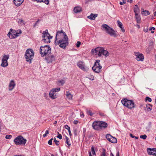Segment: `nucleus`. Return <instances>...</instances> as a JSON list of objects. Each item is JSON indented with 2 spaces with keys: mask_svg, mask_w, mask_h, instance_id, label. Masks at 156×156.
<instances>
[{
  "mask_svg": "<svg viewBox=\"0 0 156 156\" xmlns=\"http://www.w3.org/2000/svg\"><path fill=\"white\" fill-rule=\"evenodd\" d=\"M56 44H58L59 46L63 49H65L68 46V38L66 33L62 30L57 32L55 37Z\"/></svg>",
  "mask_w": 156,
  "mask_h": 156,
  "instance_id": "f257e3e1",
  "label": "nucleus"
},
{
  "mask_svg": "<svg viewBox=\"0 0 156 156\" xmlns=\"http://www.w3.org/2000/svg\"><path fill=\"white\" fill-rule=\"evenodd\" d=\"M91 52L94 53L95 55H98V56L101 57L103 55L106 57H107L109 55V53L107 50L104 49L102 47H98L95 49H92Z\"/></svg>",
  "mask_w": 156,
  "mask_h": 156,
  "instance_id": "f03ea898",
  "label": "nucleus"
},
{
  "mask_svg": "<svg viewBox=\"0 0 156 156\" xmlns=\"http://www.w3.org/2000/svg\"><path fill=\"white\" fill-rule=\"evenodd\" d=\"M102 30L105 31V32L111 36L116 37L117 34L115 31L112 28L106 24H104L102 26Z\"/></svg>",
  "mask_w": 156,
  "mask_h": 156,
  "instance_id": "7ed1b4c3",
  "label": "nucleus"
},
{
  "mask_svg": "<svg viewBox=\"0 0 156 156\" xmlns=\"http://www.w3.org/2000/svg\"><path fill=\"white\" fill-rule=\"evenodd\" d=\"M51 50L50 47L48 45L41 46L40 48V52L42 56H44L50 54Z\"/></svg>",
  "mask_w": 156,
  "mask_h": 156,
  "instance_id": "20e7f679",
  "label": "nucleus"
},
{
  "mask_svg": "<svg viewBox=\"0 0 156 156\" xmlns=\"http://www.w3.org/2000/svg\"><path fill=\"white\" fill-rule=\"evenodd\" d=\"M121 102L123 105L130 109L135 107L134 103L132 100H129L126 98H124L122 100Z\"/></svg>",
  "mask_w": 156,
  "mask_h": 156,
  "instance_id": "39448f33",
  "label": "nucleus"
},
{
  "mask_svg": "<svg viewBox=\"0 0 156 156\" xmlns=\"http://www.w3.org/2000/svg\"><path fill=\"white\" fill-rule=\"evenodd\" d=\"M27 142V140L24 139L21 135L19 136L16 138L14 140V142L16 145H25Z\"/></svg>",
  "mask_w": 156,
  "mask_h": 156,
  "instance_id": "423d86ee",
  "label": "nucleus"
},
{
  "mask_svg": "<svg viewBox=\"0 0 156 156\" xmlns=\"http://www.w3.org/2000/svg\"><path fill=\"white\" fill-rule=\"evenodd\" d=\"M42 41L46 43H49L50 42V39L52 38V36H50L49 33L48 32V30H46L42 33Z\"/></svg>",
  "mask_w": 156,
  "mask_h": 156,
  "instance_id": "0eeeda50",
  "label": "nucleus"
},
{
  "mask_svg": "<svg viewBox=\"0 0 156 156\" xmlns=\"http://www.w3.org/2000/svg\"><path fill=\"white\" fill-rule=\"evenodd\" d=\"M100 60H97L95 62L94 66L92 67L93 70L96 73H100L102 67L100 65Z\"/></svg>",
  "mask_w": 156,
  "mask_h": 156,
  "instance_id": "6e6552de",
  "label": "nucleus"
},
{
  "mask_svg": "<svg viewBox=\"0 0 156 156\" xmlns=\"http://www.w3.org/2000/svg\"><path fill=\"white\" fill-rule=\"evenodd\" d=\"M9 58V55H5L3 56V58L2 59V63L1 66L3 67L7 66L8 65L7 60Z\"/></svg>",
  "mask_w": 156,
  "mask_h": 156,
  "instance_id": "1a4fd4ad",
  "label": "nucleus"
},
{
  "mask_svg": "<svg viewBox=\"0 0 156 156\" xmlns=\"http://www.w3.org/2000/svg\"><path fill=\"white\" fill-rule=\"evenodd\" d=\"M30 56V58H34V52L33 50L31 49H27L25 53V57Z\"/></svg>",
  "mask_w": 156,
  "mask_h": 156,
  "instance_id": "9d476101",
  "label": "nucleus"
},
{
  "mask_svg": "<svg viewBox=\"0 0 156 156\" xmlns=\"http://www.w3.org/2000/svg\"><path fill=\"white\" fill-rule=\"evenodd\" d=\"M78 66L82 70L86 71L87 70L85 66V63L82 61H80L77 63Z\"/></svg>",
  "mask_w": 156,
  "mask_h": 156,
  "instance_id": "9b49d317",
  "label": "nucleus"
},
{
  "mask_svg": "<svg viewBox=\"0 0 156 156\" xmlns=\"http://www.w3.org/2000/svg\"><path fill=\"white\" fill-rule=\"evenodd\" d=\"M135 55L136 59L138 61H142L144 59V56L143 55L139 52H136L135 53Z\"/></svg>",
  "mask_w": 156,
  "mask_h": 156,
  "instance_id": "f8f14e48",
  "label": "nucleus"
},
{
  "mask_svg": "<svg viewBox=\"0 0 156 156\" xmlns=\"http://www.w3.org/2000/svg\"><path fill=\"white\" fill-rule=\"evenodd\" d=\"M147 151L148 154L156 156V148L151 149L150 148H148L147 149Z\"/></svg>",
  "mask_w": 156,
  "mask_h": 156,
  "instance_id": "ddd939ff",
  "label": "nucleus"
},
{
  "mask_svg": "<svg viewBox=\"0 0 156 156\" xmlns=\"http://www.w3.org/2000/svg\"><path fill=\"white\" fill-rule=\"evenodd\" d=\"M100 121H95L92 124L93 128L97 130H99L100 129Z\"/></svg>",
  "mask_w": 156,
  "mask_h": 156,
  "instance_id": "4468645a",
  "label": "nucleus"
},
{
  "mask_svg": "<svg viewBox=\"0 0 156 156\" xmlns=\"http://www.w3.org/2000/svg\"><path fill=\"white\" fill-rule=\"evenodd\" d=\"M46 60H47L48 63L52 62L55 60V57L53 55H50L48 57L46 58Z\"/></svg>",
  "mask_w": 156,
  "mask_h": 156,
  "instance_id": "2eb2a0df",
  "label": "nucleus"
},
{
  "mask_svg": "<svg viewBox=\"0 0 156 156\" xmlns=\"http://www.w3.org/2000/svg\"><path fill=\"white\" fill-rule=\"evenodd\" d=\"M54 90H52L49 93V96L52 99H55L57 98L56 93Z\"/></svg>",
  "mask_w": 156,
  "mask_h": 156,
  "instance_id": "dca6fc26",
  "label": "nucleus"
},
{
  "mask_svg": "<svg viewBox=\"0 0 156 156\" xmlns=\"http://www.w3.org/2000/svg\"><path fill=\"white\" fill-rule=\"evenodd\" d=\"M16 85V84L13 80H12L10 82L9 84V90L11 91L14 88Z\"/></svg>",
  "mask_w": 156,
  "mask_h": 156,
  "instance_id": "f3484780",
  "label": "nucleus"
},
{
  "mask_svg": "<svg viewBox=\"0 0 156 156\" xmlns=\"http://www.w3.org/2000/svg\"><path fill=\"white\" fill-rule=\"evenodd\" d=\"M24 1V0H14L13 2L16 6H19L22 4Z\"/></svg>",
  "mask_w": 156,
  "mask_h": 156,
  "instance_id": "a211bd4d",
  "label": "nucleus"
},
{
  "mask_svg": "<svg viewBox=\"0 0 156 156\" xmlns=\"http://www.w3.org/2000/svg\"><path fill=\"white\" fill-rule=\"evenodd\" d=\"M100 129L102 128H105L108 126L107 124L103 121H100Z\"/></svg>",
  "mask_w": 156,
  "mask_h": 156,
  "instance_id": "6ab92c4d",
  "label": "nucleus"
},
{
  "mask_svg": "<svg viewBox=\"0 0 156 156\" xmlns=\"http://www.w3.org/2000/svg\"><path fill=\"white\" fill-rule=\"evenodd\" d=\"M97 16V14H94L93 13H91L90 16H87V18L92 20H94L95 18Z\"/></svg>",
  "mask_w": 156,
  "mask_h": 156,
  "instance_id": "aec40b11",
  "label": "nucleus"
},
{
  "mask_svg": "<svg viewBox=\"0 0 156 156\" xmlns=\"http://www.w3.org/2000/svg\"><path fill=\"white\" fill-rule=\"evenodd\" d=\"M117 23L118 24V26L121 29L122 31L123 32H125V30L123 27L122 24V23L118 20L117 21Z\"/></svg>",
  "mask_w": 156,
  "mask_h": 156,
  "instance_id": "412c9836",
  "label": "nucleus"
},
{
  "mask_svg": "<svg viewBox=\"0 0 156 156\" xmlns=\"http://www.w3.org/2000/svg\"><path fill=\"white\" fill-rule=\"evenodd\" d=\"M82 9L80 7L77 6L74 9V12L75 13H77L81 11Z\"/></svg>",
  "mask_w": 156,
  "mask_h": 156,
  "instance_id": "4be33fe9",
  "label": "nucleus"
},
{
  "mask_svg": "<svg viewBox=\"0 0 156 156\" xmlns=\"http://www.w3.org/2000/svg\"><path fill=\"white\" fill-rule=\"evenodd\" d=\"M17 22L18 24L22 26L26 24V22L22 19H20L18 20Z\"/></svg>",
  "mask_w": 156,
  "mask_h": 156,
  "instance_id": "5701e85b",
  "label": "nucleus"
},
{
  "mask_svg": "<svg viewBox=\"0 0 156 156\" xmlns=\"http://www.w3.org/2000/svg\"><path fill=\"white\" fill-rule=\"evenodd\" d=\"M66 95L67 98L69 100L71 99L73 97V95L69 91H66Z\"/></svg>",
  "mask_w": 156,
  "mask_h": 156,
  "instance_id": "b1692460",
  "label": "nucleus"
},
{
  "mask_svg": "<svg viewBox=\"0 0 156 156\" xmlns=\"http://www.w3.org/2000/svg\"><path fill=\"white\" fill-rule=\"evenodd\" d=\"M30 56L28 55L27 57H25V58L26 59V61L28 62L29 63H31L32 62V60H33V58H30Z\"/></svg>",
  "mask_w": 156,
  "mask_h": 156,
  "instance_id": "393cba45",
  "label": "nucleus"
},
{
  "mask_svg": "<svg viewBox=\"0 0 156 156\" xmlns=\"http://www.w3.org/2000/svg\"><path fill=\"white\" fill-rule=\"evenodd\" d=\"M135 18L136 20L137 23H140V16L138 14V13L135 14Z\"/></svg>",
  "mask_w": 156,
  "mask_h": 156,
  "instance_id": "a878e982",
  "label": "nucleus"
},
{
  "mask_svg": "<svg viewBox=\"0 0 156 156\" xmlns=\"http://www.w3.org/2000/svg\"><path fill=\"white\" fill-rule=\"evenodd\" d=\"M109 141L113 143H116L117 142L116 138L112 136Z\"/></svg>",
  "mask_w": 156,
  "mask_h": 156,
  "instance_id": "bb28decb",
  "label": "nucleus"
},
{
  "mask_svg": "<svg viewBox=\"0 0 156 156\" xmlns=\"http://www.w3.org/2000/svg\"><path fill=\"white\" fill-rule=\"evenodd\" d=\"M134 11L135 14L138 13L139 12V9L137 5H135L134 7Z\"/></svg>",
  "mask_w": 156,
  "mask_h": 156,
  "instance_id": "cd10ccee",
  "label": "nucleus"
},
{
  "mask_svg": "<svg viewBox=\"0 0 156 156\" xmlns=\"http://www.w3.org/2000/svg\"><path fill=\"white\" fill-rule=\"evenodd\" d=\"M65 137H66V139L65 143L67 144L68 146L69 147L71 145V144L69 143V139L68 138V137L66 136H65Z\"/></svg>",
  "mask_w": 156,
  "mask_h": 156,
  "instance_id": "c85d7f7f",
  "label": "nucleus"
},
{
  "mask_svg": "<svg viewBox=\"0 0 156 156\" xmlns=\"http://www.w3.org/2000/svg\"><path fill=\"white\" fill-rule=\"evenodd\" d=\"M65 83V81L63 80H59L58 81V84L59 85H63Z\"/></svg>",
  "mask_w": 156,
  "mask_h": 156,
  "instance_id": "c756f323",
  "label": "nucleus"
},
{
  "mask_svg": "<svg viewBox=\"0 0 156 156\" xmlns=\"http://www.w3.org/2000/svg\"><path fill=\"white\" fill-rule=\"evenodd\" d=\"M146 108L147 110L149 111H151L152 109V107L150 104H147L146 105Z\"/></svg>",
  "mask_w": 156,
  "mask_h": 156,
  "instance_id": "7c9ffc66",
  "label": "nucleus"
},
{
  "mask_svg": "<svg viewBox=\"0 0 156 156\" xmlns=\"http://www.w3.org/2000/svg\"><path fill=\"white\" fill-rule=\"evenodd\" d=\"M43 2L47 5H48L49 4V0H39V2Z\"/></svg>",
  "mask_w": 156,
  "mask_h": 156,
  "instance_id": "2f4dec72",
  "label": "nucleus"
},
{
  "mask_svg": "<svg viewBox=\"0 0 156 156\" xmlns=\"http://www.w3.org/2000/svg\"><path fill=\"white\" fill-rule=\"evenodd\" d=\"M142 14L144 15L145 16H147L150 14V12L148 11L145 10L142 12Z\"/></svg>",
  "mask_w": 156,
  "mask_h": 156,
  "instance_id": "473e14b6",
  "label": "nucleus"
},
{
  "mask_svg": "<svg viewBox=\"0 0 156 156\" xmlns=\"http://www.w3.org/2000/svg\"><path fill=\"white\" fill-rule=\"evenodd\" d=\"M10 32L12 33L14 37L15 36V34L16 33V30H13L12 29H10Z\"/></svg>",
  "mask_w": 156,
  "mask_h": 156,
  "instance_id": "72a5a7b5",
  "label": "nucleus"
},
{
  "mask_svg": "<svg viewBox=\"0 0 156 156\" xmlns=\"http://www.w3.org/2000/svg\"><path fill=\"white\" fill-rule=\"evenodd\" d=\"M8 36L11 39L15 38L14 36V37L13 36L12 33L10 32H9L8 34Z\"/></svg>",
  "mask_w": 156,
  "mask_h": 156,
  "instance_id": "f704fd0d",
  "label": "nucleus"
},
{
  "mask_svg": "<svg viewBox=\"0 0 156 156\" xmlns=\"http://www.w3.org/2000/svg\"><path fill=\"white\" fill-rule=\"evenodd\" d=\"M87 112L88 115L90 116H92L93 115V113L91 110H87Z\"/></svg>",
  "mask_w": 156,
  "mask_h": 156,
  "instance_id": "c9c22d12",
  "label": "nucleus"
},
{
  "mask_svg": "<svg viewBox=\"0 0 156 156\" xmlns=\"http://www.w3.org/2000/svg\"><path fill=\"white\" fill-rule=\"evenodd\" d=\"M112 136L109 134H107L106 136V139L109 141Z\"/></svg>",
  "mask_w": 156,
  "mask_h": 156,
  "instance_id": "e433bc0d",
  "label": "nucleus"
},
{
  "mask_svg": "<svg viewBox=\"0 0 156 156\" xmlns=\"http://www.w3.org/2000/svg\"><path fill=\"white\" fill-rule=\"evenodd\" d=\"M91 151L92 154L93 155H96V153L94 151V146H92L91 148Z\"/></svg>",
  "mask_w": 156,
  "mask_h": 156,
  "instance_id": "4c0bfd02",
  "label": "nucleus"
},
{
  "mask_svg": "<svg viewBox=\"0 0 156 156\" xmlns=\"http://www.w3.org/2000/svg\"><path fill=\"white\" fill-rule=\"evenodd\" d=\"M147 136L146 135L144 134L143 135H141L140 136V138L141 139H143L144 140H145L146 139Z\"/></svg>",
  "mask_w": 156,
  "mask_h": 156,
  "instance_id": "58836bf2",
  "label": "nucleus"
},
{
  "mask_svg": "<svg viewBox=\"0 0 156 156\" xmlns=\"http://www.w3.org/2000/svg\"><path fill=\"white\" fill-rule=\"evenodd\" d=\"M87 78L90 80H93L94 79V76L93 75H90L88 76Z\"/></svg>",
  "mask_w": 156,
  "mask_h": 156,
  "instance_id": "ea45409f",
  "label": "nucleus"
},
{
  "mask_svg": "<svg viewBox=\"0 0 156 156\" xmlns=\"http://www.w3.org/2000/svg\"><path fill=\"white\" fill-rule=\"evenodd\" d=\"M22 33V31L21 30L20 31V32L19 33H18L16 31V33L15 34V38H16V37H17L18 36H19V34H21Z\"/></svg>",
  "mask_w": 156,
  "mask_h": 156,
  "instance_id": "a19ab883",
  "label": "nucleus"
},
{
  "mask_svg": "<svg viewBox=\"0 0 156 156\" xmlns=\"http://www.w3.org/2000/svg\"><path fill=\"white\" fill-rule=\"evenodd\" d=\"M145 100L146 101H148L149 102H151L152 101L151 99L148 97H146Z\"/></svg>",
  "mask_w": 156,
  "mask_h": 156,
  "instance_id": "79ce46f5",
  "label": "nucleus"
},
{
  "mask_svg": "<svg viewBox=\"0 0 156 156\" xmlns=\"http://www.w3.org/2000/svg\"><path fill=\"white\" fill-rule=\"evenodd\" d=\"M60 88L59 87L53 89L52 90H55V92H58L60 90Z\"/></svg>",
  "mask_w": 156,
  "mask_h": 156,
  "instance_id": "37998d69",
  "label": "nucleus"
},
{
  "mask_svg": "<svg viewBox=\"0 0 156 156\" xmlns=\"http://www.w3.org/2000/svg\"><path fill=\"white\" fill-rule=\"evenodd\" d=\"M64 127L65 129H67L68 131H69L70 130V127L67 125H66L64 126Z\"/></svg>",
  "mask_w": 156,
  "mask_h": 156,
  "instance_id": "c03bdc74",
  "label": "nucleus"
},
{
  "mask_svg": "<svg viewBox=\"0 0 156 156\" xmlns=\"http://www.w3.org/2000/svg\"><path fill=\"white\" fill-rule=\"evenodd\" d=\"M12 137V136L10 135H7L5 136V138L6 139H10Z\"/></svg>",
  "mask_w": 156,
  "mask_h": 156,
  "instance_id": "a18cd8bd",
  "label": "nucleus"
},
{
  "mask_svg": "<svg viewBox=\"0 0 156 156\" xmlns=\"http://www.w3.org/2000/svg\"><path fill=\"white\" fill-rule=\"evenodd\" d=\"M53 140H54L55 144L57 146L58 145H59V144H58L59 141L57 140H56V138L55 137L54 138Z\"/></svg>",
  "mask_w": 156,
  "mask_h": 156,
  "instance_id": "49530a36",
  "label": "nucleus"
},
{
  "mask_svg": "<svg viewBox=\"0 0 156 156\" xmlns=\"http://www.w3.org/2000/svg\"><path fill=\"white\" fill-rule=\"evenodd\" d=\"M80 44H81V42L79 41H78L77 42V43H76V46L78 48H79L80 47Z\"/></svg>",
  "mask_w": 156,
  "mask_h": 156,
  "instance_id": "de8ad7c7",
  "label": "nucleus"
},
{
  "mask_svg": "<svg viewBox=\"0 0 156 156\" xmlns=\"http://www.w3.org/2000/svg\"><path fill=\"white\" fill-rule=\"evenodd\" d=\"M52 140H53V139L51 138L48 141V143L50 145H52Z\"/></svg>",
  "mask_w": 156,
  "mask_h": 156,
  "instance_id": "09e8293b",
  "label": "nucleus"
},
{
  "mask_svg": "<svg viewBox=\"0 0 156 156\" xmlns=\"http://www.w3.org/2000/svg\"><path fill=\"white\" fill-rule=\"evenodd\" d=\"M58 135L57 136V137L60 139H61L62 138V136L61 134H59V132H58Z\"/></svg>",
  "mask_w": 156,
  "mask_h": 156,
  "instance_id": "8fccbe9b",
  "label": "nucleus"
},
{
  "mask_svg": "<svg viewBox=\"0 0 156 156\" xmlns=\"http://www.w3.org/2000/svg\"><path fill=\"white\" fill-rule=\"evenodd\" d=\"M49 133V132L48 130H46L45 131V133L43 135V136L44 137H45L47 135V134Z\"/></svg>",
  "mask_w": 156,
  "mask_h": 156,
  "instance_id": "3c124183",
  "label": "nucleus"
},
{
  "mask_svg": "<svg viewBox=\"0 0 156 156\" xmlns=\"http://www.w3.org/2000/svg\"><path fill=\"white\" fill-rule=\"evenodd\" d=\"M102 154L101 155V156H105L106 154L105 153V150L104 149H103L102 150Z\"/></svg>",
  "mask_w": 156,
  "mask_h": 156,
  "instance_id": "603ef678",
  "label": "nucleus"
},
{
  "mask_svg": "<svg viewBox=\"0 0 156 156\" xmlns=\"http://www.w3.org/2000/svg\"><path fill=\"white\" fill-rule=\"evenodd\" d=\"M126 3V0H123L122 2H120L119 3V4L121 5H124Z\"/></svg>",
  "mask_w": 156,
  "mask_h": 156,
  "instance_id": "864d4df0",
  "label": "nucleus"
},
{
  "mask_svg": "<svg viewBox=\"0 0 156 156\" xmlns=\"http://www.w3.org/2000/svg\"><path fill=\"white\" fill-rule=\"evenodd\" d=\"M39 21V20H37L35 24L34 25V27H35L36 25H37Z\"/></svg>",
  "mask_w": 156,
  "mask_h": 156,
  "instance_id": "5fc2aeb1",
  "label": "nucleus"
},
{
  "mask_svg": "<svg viewBox=\"0 0 156 156\" xmlns=\"http://www.w3.org/2000/svg\"><path fill=\"white\" fill-rule=\"evenodd\" d=\"M73 122L75 124H77L78 123V121L77 120H74Z\"/></svg>",
  "mask_w": 156,
  "mask_h": 156,
  "instance_id": "6e6d98bb",
  "label": "nucleus"
},
{
  "mask_svg": "<svg viewBox=\"0 0 156 156\" xmlns=\"http://www.w3.org/2000/svg\"><path fill=\"white\" fill-rule=\"evenodd\" d=\"M155 29V28L154 27H150L149 28V30H151L152 29L153 30H154Z\"/></svg>",
  "mask_w": 156,
  "mask_h": 156,
  "instance_id": "4d7b16f0",
  "label": "nucleus"
},
{
  "mask_svg": "<svg viewBox=\"0 0 156 156\" xmlns=\"http://www.w3.org/2000/svg\"><path fill=\"white\" fill-rule=\"evenodd\" d=\"M144 32H147L148 31V28H147L146 29H144Z\"/></svg>",
  "mask_w": 156,
  "mask_h": 156,
  "instance_id": "13d9d810",
  "label": "nucleus"
},
{
  "mask_svg": "<svg viewBox=\"0 0 156 156\" xmlns=\"http://www.w3.org/2000/svg\"><path fill=\"white\" fill-rule=\"evenodd\" d=\"M130 136H131V137H132V138H134V137H135V136H133V135L132 134H130Z\"/></svg>",
  "mask_w": 156,
  "mask_h": 156,
  "instance_id": "bf43d9fd",
  "label": "nucleus"
},
{
  "mask_svg": "<svg viewBox=\"0 0 156 156\" xmlns=\"http://www.w3.org/2000/svg\"><path fill=\"white\" fill-rule=\"evenodd\" d=\"M68 132H69V135L70 136H72V133H71L70 130Z\"/></svg>",
  "mask_w": 156,
  "mask_h": 156,
  "instance_id": "052dcab7",
  "label": "nucleus"
},
{
  "mask_svg": "<svg viewBox=\"0 0 156 156\" xmlns=\"http://www.w3.org/2000/svg\"><path fill=\"white\" fill-rule=\"evenodd\" d=\"M116 156H119V151H118L116 153Z\"/></svg>",
  "mask_w": 156,
  "mask_h": 156,
  "instance_id": "680f3d73",
  "label": "nucleus"
},
{
  "mask_svg": "<svg viewBox=\"0 0 156 156\" xmlns=\"http://www.w3.org/2000/svg\"><path fill=\"white\" fill-rule=\"evenodd\" d=\"M132 0H128L127 2H129L130 3H132Z\"/></svg>",
  "mask_w": 156,
  "mask_h": 156,
  "instance_id": "e2e57ef3",
  "label": "nucleus"
},
{
  "mask_svg": "<svg viewBox=\"0 0 156 156\" xmlns=\"http://www.w3.org/2000/svg\"><path fill=\"white\" fill-rule=\"evenodd\" d=\"M89 156H92L91 155V153L90 151L89 152Z\"/></svg>",
  "mask_w": 156,
  "mask_h": 156,
  "instance_id": "0e129e2a",
  "label": "nucleus"
},
{
  "mask_svg": "<svg viewBox=\"0 0 156 156\" xmlns=\"http://www.w3.org/2000/svg\"><path fill=\"white\" fill-rule=\"evenodd\" d=\"M92 0H86V3H87V2H88L89 1H92Z\"/></svg>",
  "mask_w": 156,
  "mask_h": 156,
  "instance_id": "69168bd1",
  "label": "nucleus"
},
{
  "mask_svg": "<svg viewBox=\"0 0 156 156\" xmlns=\"http://www.w3.org/2000/svg\"><path fill=\"white\" fill-rule=\"evenodd\" d=\"M57 121H55L53 123L54 124H56L57 123Z\"/></svg>",
  "mask_w": 156,
  "mask_h": 156,
  "instance_id": "338daca9",
  "label": "nucleus"
},
{
  "mask_svg": "<svg viewBox=\"0 0 156 156\" xmlns=\"http://www.w3.org/2000/svg\"><path fill=\"white\" fill-rule=\"evenodd\" d=\"M154 15L155 16H156V11L154 13Z\"/></svg>",
  "mask_w": 156,
  "mask_h": 156,
  "instance_id": "774afa93",
  "label": "nucleus"
}]
</instances>
